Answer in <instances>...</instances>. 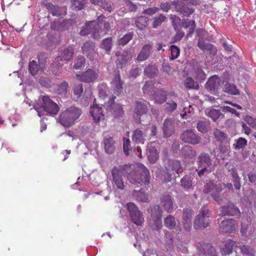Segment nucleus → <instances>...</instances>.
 <instances>
[{
  "instance_id": "obj_1",
  "label": "nucleus",
  "mask_w": 256,
  "mask_h": 256,
  "mask_svg": "<svg viewBox=\"0 0 256 256\" xmlns=\"http://www.w3.org/2000/svg\"><path fill=\"white\" fill-rule=\"evenodd\" d=\"M132 170L128 173L127 178L130 182L134 185L148 186L150 183V176L148 169L142 164L138 163L130 166Z\"/></svg>"
},
{
  "instance_id": "obj_2",
  "label": "nucleus",
  "mask_w": 256,
  "mask_h": 256,
  "mask_svg": "<svg viewBox=\"0 0 256 256\" xmlns=\"http://www.w3.org/2000/svg\"><path fill=\"white\" fill-rule=\"evenodd\" d=\"M81 114L82 110L80 108L71 106L60 114L58 117V122L64 127L69 128L74 124Z\"/></svg>"
},
{
  "instance_id": "obj_3",
  "label": "nucleus",
  "mask_w": 256,
  "mask_h": 256,
  "mask_svg": "<svg viewBox=\"0 0 256 256\" xmlns=\"http://www.w3.org/2000/svg\"><path fill=\"white\" fill-rule=\"evenodd\" d=\"M223 190L222 184H216L210 180L204 184L203 192L205 193L210 192L212 198L218 203L220 204L224 199L223 194H221Z\"/></svg>"
},
{
  "instance_id": "obj_4",
  "label": "nucleus",
  "mask_w": 256,
  "mask_h": 256,
  "mask_svg": "<svg viewBox=\"0 0 256 256\" xmlns=\"http://www.w3.org/2000/svg\"><path fill=\"white\" fill-rule=\"evenodd\" d=\"M210 212L208 210L201 208L194 219V228L196 230H204L208 227L210 223Z\"/></svg>"
},
{
  "instance_id": "obj_5",
  "label": "nucleus",
  "mask_w": 256,
  "mask_h": 256,
  "mask_svg": "<svg viewBox=\"0 0 256 256\" xmlns=\"http://www.w3.org/2000/svg\"><path fill=\"white\" fill-rule=\"evenodd\" d=\"M126 208L132 222L137 226H142L144 223V218L142 212L138 210L136 204L132 202H128L126 204Z\"/></svg>"
},
{
  "instance_id": "obj_6",
  "label": "nucleus",
  "mask_w": 256,
  "mask_h": 256,
  "mask_svg": "<svg viewBox=\"0 0 256 256\" xmlns=\"http://www.w3.org/2000/svg\"><path fill=\"white\" fill-rule=\"evenodd\" d=\"M124 171V170L122 168H118L114 166L111 172L113 185L120 190H124L125 186Z\"/></svg>"
},
{
  "instance_id": "obj_7",
  "label": "nucleus",
  "mask_w": 256,
  "mask_h": 256,
  "mask_svg": "<svg viewBox=\"0 0 256 256\" xmlns=\"http://www.w3.org/2000/svg\"><path fill=\"white\" fill-rule=\"evenodd\" d=\"M99 28V24L96 22H89L82 28L80 34L82 36L91 34L92 38H98L100 36Z\"/></svg>"
},
{
  "instance_id": "obj_8",
  "label": "nucleus",
  "mask_w": 256,
  "mask_h": 256,
  "mask_svg": "<svg viewBox=\"0 0 256 256\" xmlns=\"http://www.w3.org/2000/svg\"><path fill=\"white\" fill-rule=\"evenodd\" d=\"M180 140L185 143L196 145L200 143L201 138L193 130H186L180 136Z\"/></svg>"
},
{
  "instance_id": "obj_9",
  "label": "nucleus",
  "mask_w": 256,
  "mask_h": 256,
  "mask_svg": "<svg viewBox=\"0 0 256 256\" xmlns=\"http://www.w3.org/2000/svg\"><path fill=\"white\" fill-rule=\"evenodd\" d=\"M42 106L43 110L50 114H56L60 110L58 105L48 96H42Z\"/></svg>"
},
{
  "instance_id": "obj_10",
  "label": "nucleus",
  "mask_w": 256,
  "mask_h": 256,
  "mask_svg": "<svg viewBox=\"0 0 256 256\" xmlns=\"http://www.w3.org/2000/svg\"><path fill=\"white\" fill-rule=\"evenodd\" d=\"M239 208L231 202L220 208V216H239L240 215Z\"/></svg>"
},
{
  "instance_id": "obj_11",
  "label": "nucleus",
  "mask_w": 256,
  "mask_h": 256,
  "mask_svg": "<svg viewBox=\"0 0 256 256\" xmlns=\"http://www.w3.org/2000/svg\"><path fill=\"white\" fill-rule=\"evenodd\" d=\"M172 4L174 6L175 10L183 16H189L194 12V10L192 8H188L182 1H174Z\"/></svg>"
},
{
  "instance_id": "obj_12",
  "label": "nucleus",
  "mask_w": 256,
  "mask_h": 256,
  "mask_svg": "<svg viewBox=\"0 0 256 256\" xmlns=\"http://www.w3.org/2000/svg\"><path fill=\"white\" fill-rule=\"evenodd\" d=\"M111 88L116 95L120 94L123 91L124 82L121 80L119 71L116 72L111 82Z\"/></svg>"
},
{
  "instance_id": "obj_13",
  "label": "nucleus",
  "mask_w": 256,
  "mask_h": 256,
  "mask_svg": "<svg viewBox=\"0 0 256 256\" xmlns=\"http://www.w3.org/2000/svg\"><path fill=\"white\" fill-rule=\"evenodd\" d=\"M76 76L78 80L82 82L90 83L96 80L98 78V74L94 70L92 69H88L80 74H76Z\"/></svg>"
},
{
  "instance_id": "obj_14",
  "label": "nucleus",
  "mask_w": 256,
  "mask_h": 256,
  "mask_svg": "<svg viewBox=\"0 0 256 256\" xmlns=\"http://www.w3.org/2000/svg\"><path fill=\"white\" fill-rule=\"evenodd\" d=\"M114 98H112L108 102L106 109L114 115V118H119L124 114V112L121 105L114 104Z\"/></svg>"
},
{
  "instance_id": "obj_15",
  "label": "nucleus",
  "mask_w": 256,
  "mask_h": 256,
  "mask_svg": "<svg viewBox=\"0 0 256 256\" xmlns=\"http://www.w3.org/2000/svg\"><path fill=\"white\" fill-rule=\"evenodd\" d=\"M162 131L164 137L172 136L175 132L174 120L172 118H166L163 124Z\"/></svg>"
},
{
  "instance_id": "obj_16",
  "label": "nucleus",
  "mask_w": 256,
  "mask_h": 256,
  "mask_svg": "<svg viewBox=\"0 0 256 256\" xmlns=\"http://www.w3.org/2000/svg\"><path fill=\"white\" fill-rule=\"evenodd\" d=\"M193 215L192 211L188 208H184L182 210V222L186 230L188 231L192 226V218Z\"/></svg>"
},
{
  "instance_id": "obj_17",
  "label": "nucleus",
  "mask_w": 256,
  "mask_h": 256,
  "mask_svg": "<svg viewBox=\"0 0 256 256\" xmlns=\"http://www.w3.org/2000/svg\"><path fill=\"white\" fill-rule=\"evenodd\" d=\"M82 50L90 60H92L96 54L95 44L92 41L86 42L82 47Z\"/></svg>"
},
{
  "instance_id": "obj_18",
  "label": "nucleus",
  "mask_w": 256,
  "mask_h": 256,
  "mask_svg": "<svg viewBox=\"0 0 256 256\" xmlns=\"http://www.w3.org/2000/svg\"><path fill=\"white\" fill-rule=\"evenodd\" d=\"M160 204L164 210L170 213L174 210L173 199L169 194H162L160 198Z\"/></svg>"
},
{
  "instance_id": "obj_19",
  "label": "nucleus",
  "mask_w": 256,
  "mask_h": 256,
  "mask_svg": "<svg viewBox=\"0 0 256 256\" xmlns=\"http://www.w3.org/2000/svg\"><path fill=\"white\" fill-rule=\"evenodd\" d=\"M152 44L150 43L144 44L138 54L136 60L138 62H142L147 60L152 54Z\"/></svg>"
},
{
  "instance_id": "obj_20",
  "label": "nucleus",
  "mask_w": 256,
  "mask_h": 256,
  "mask_svg": "<svg viewBox=\"0 0 256 256\" xmlns=\"http://www.w3.org/2000/svg\"><path fill=\"white\" fill-rule=\"evenodd\" d=\"M200 254L206 256H218L215 248L210 244H202L199 248Z\"/></svg>"
},
{
  "instance_id": "obj_21",
  "label": "nucleus",
  "mask_w": 256,
  "mask_h": 256,
  "mask_svg": "<svg viewBox=\"0 0 256 256\" xmlns=\"http://www.w3.org/2000/svg\"><path fill=\"white\" fill-rule=\"evenodd\" d=\"M212 160L210 156L206 153L201 154L198 158V168L200 167L210 168L212 166Z\"/></svg>"
},
{
  "instance_id": "obj_22",
  "label": "nucleus",
  "mask_w": 256,
  "mask_h": 256,
  "mask_svg": "<svg viewBox=\"0 0 256 256\" xmlns=\"http://www.w3.org/2000/svg\"><path fill=\"white\" fill-rule=\"evenodd\" d=\"M235 221L232 219L223 220L220 225L222 232H232L235 230Z\"/></svg>"
},
{
  "instance_id": "obj_23",
  "label": "nucleus",
  "mask_w": 256,
  "mask_h": 256,
  "mask_svg": "<svg viewBox=\"0 0 256 256\" xmlns=\"http://www.w3.org/2000/svg\"><path fill=\"white\" fill-rule=\"evenodd\" d=\"M205 114L207 116L210 118L214 122H216L218 119H222L224 116L220 110L212 108H206Z\"/></svg>"
},
{
  "instance_id": "obj_24",
  "label": "nucleus",
  "mask_w": 256,
  "mask_h": 256,
  "mask_svg": "<svg viewBox=\"0 0 256 256\" xmlns=\"http://www.w3.org/2000/svg\"><path fill=\"white\" fill-rule=\"evenodd\" d=\"M146 134L140 128L135 130L132 136V141L136 144H144Z\"/></svg>"
},
{
  "instance_id": "obj_25",
  "label": "nucleus",
  "mask_w": 256,
  "mask_h": 256,
  "mask_svg": "<svg viewBox=\"0 0 256 256\" xmlns=\"http://www.w3.org/2000/svg\"><path fill=\"white\" fill-rule=\"evenodd\" d=\"M147 155L148 160L151 164L156 163L159 157L156 148L151 144L147 146Z\"/></svg>"
},
{
  "instance_id": "obj_26",
  "label": "nucleus",
  "mask_w": 256,
  "mask_h": 256,
  "mask_svg": "<svg viewBox=\"0 0 256 256\" xmlns=\"http://www.w3.org/2000/svg\"><path fill=\"white\" fill-rule=\"evenodd\" d=\"M235 246L236 242L231 240H228L222 242V244L220 246L222 254L229 255L232 254Z\"/></svg>"
},
{
  "instance_id": "obj_27",
  "label": "nucleus",
  "mask_w": 256,
  "mask_h": 256,
  "mask_svg": "<svg viewBox=\"0 0 256 256\" xmlns=\"http://www.w3.org/2000/svg\"><path fill=\"white\" fill-rule=\"evenodd\" d=\"M116 56H118V58L116 64L118 68H122L125 66L130 60V57L126 52L122 54L120 52H116Z\"/></svg>"
},
{
  "instance_id": "obj_28",
  "label": "nucleus",
  "mask_w": 256,
  "mask_h": 256,
  "mask_svg": "<svg viewBox=\"0 0 256 256\" xmlns=\"http://www.w3.org/2000/svg\"><path fill=\"white\" fill-rule=\"evenodd\" d=\"M144 72L148 78H152L158 76L159 70L156 64H149L145 68Z\"/></svg>"
},
{
  "instance_id": "obj_29",
  "label": "nucleus",
  "mask_w": 256,
  "mask_h": 256,
  "mask_svg": "<svg viewBox=\"0 0 256 256\" xmlns=\"http://www.w3.org/2000/svg\"><path fill=\"white\" fill-rule=\"evenodd\" d=\"M220 84V80L216 76H211L206 84V87L210 90L214 91L217 90Z\"/></svg>"
},
{
  "instance_id": "obj_30",
  "label": "nucleus",
  "mask_w": 256,
  "mask_h": 256,
  "mask_svg": "<svg viewBox=\"0 0 256 256\" xmlns=\"http://www.w3.org/2000/svg\"><path fill=\"white\" fill-rule=\"evenodd\" d=\"M90 113L94 120L96 122H98L104 116L102 108L99 107L97 104L94 105L90 108Z\"/></svg>"
},
{
  "instance_id": "obj_31",
  "label": "nucleus",
  "mask_w": 256,
  "mask_h": 256,
  "mask_svg": "<svg viewBox=\"0 0 256 256\" xmlns=\"http://www.w3.org/2000/svg\"><path fill=\"white\" fill-rule=\"evenodd\" d=\"M132 196L137 200L142 202H148L151 200L149 194L142 190L139 191L134 190L132 192Z\"/></svg>"
},
{
  "instance_id": "obj_32",
  "label": "nucleus",
  "mask_w": 256,
  "mask_h": 256,
  "mask_svg": "<svg viewBox=\"0 0 256 256\" xmlns=\"http://www.w3.org/2000/svg\"><path fill=\"white\" fill-rule=\"evenodd\" d=\"M91 2L94 4L100 6L102 8L110 12L114 9V4L110 0H90Z\"/></svg>"
},
{
  "instance_id": "obj_33",
  "label": "nucleus",
  "mask_w": 256,
  "mask_h": 256,
  "mask_svg": "<svg viewBox=\"0 0 256 256\" xmlns=\"http://www.w3.org/2000/svg\"><path fill=\"white\" fill-rule=\"evenodd\" d=\"M149 103L146 101H138L136 103L134 112L138 115L146 113Z\"/></svg>"
},
{
  "instance_id": "obj_34",
  "label": "nucleus",
  "mask_w": 256,
  "mask_h": 256,
  "mask_svg": "<svg viewBox=\"0 0 256 256\" xmlns=\"http://www.w3.org/2000/svg\"><path fill=\"white\" fill-rule=\"evenodd\" d=\"M152 96L156 102L162 104L166 100L167 92L162 90H158L154 93Z\"/></svg>"
},
{
  "instance_id": "obj_35",
  "label": "nucleus",
  "mask_w": 256,
  "mask_h": 256,
  "mask_svg": "<svg viewBox=\"0 0 256 256\" xmlns=\"http://www.w3.org/2000/svg\"><path fill=\"white\" fill-rule=\"evenodd\" d=\"M181 152L182 156L187 160L194 159L196 154V151L193 150L192 147L189 146H186L182 147Z\"/></svg>"
},
{
  "instance_id": "obj_36",
  "label": "nucleus",
  "mask_w": 256,
  "mask_h": 256,
  "mask_svg": "<svg viewBox=\"0 0 256 256\" xmlns=\"http://www.w3.org/2000/svg\"><path fill=\"white\" fill-rule=\"evenodd\" d=\"M198 46L203 51H210V53L215 54L216 52L215 47L212 44L205 42L202 39H198Z\"/></svg>"
},
{
  "instance_id": "obj_37",
  "label": "nucleus",
  "mask_w": 256,
  "mask_h": 256,
  "mask_svg": "<svg viewBox=\"0 0 256 256\" xmlns=\"http://www.w3.org/2000/svg\"><path fill=\"white\" fill-rule=\"evenodd\" d=\"M181 168V164L180 160H169L166 167L167 170L172 171V174L176 172L178 174V170Z\"/></svg>"
},
{
  "instance_id": "obj_38",
  "label": "nucleus",
  "mask_w": 256,
  "mask_h": 256,
  "mask_svg": "<svg viewBox=\"0 0 256 256\" xmlns=\"http://www.w3.org/2000/svg\"><path fill=\"white\" fill-rule=\"evenodd\" d=\"M106 152L108 154H112L115 149L114 142L112 137L106 138L103 141Z\"/></svg>"
},
{
  "instance_id": "obj_39",
  "label": "nucleus",
  "mask_w": 256,
  "mask_h": 256,
  "mask_svg": "<svg viewBox=\"0 0 256 256\" xmlns=\"http://www.w3.org/2000/svg\"><path fill=\"white\" fill-rule=\"evenodd\" d=\"M192 74L196 80L199 81L204 80L206 78L205 73L198 64L194 65Z\"/></svg>"
},
{
  "instance_id": "obj_40",
  "label": "nucleus",
  "mask_w": 256,
  "mask_h": 256,
  "mask_svg": "<svg viewBox=\"0 0 256 256\" xmlns=\"http://www.w3.org/2000/svg\"><path fill=\"white\" fill-rule=\"evenodd\" d=\"M149 18L144 16L137 17L135 20V24L140 30H144L148 26Z\"/></svg>"
},
{
  "instance_id": "obj_41",
  "label": "nucleus",
  "mask_w": 256,
  "mask_h": 256,
  "mask_svg": "<svg viewBox=\"0 0 256 256\" xmlns=\"http://www.w3.org/2000/svg\"><path fill=\"white\" fill-rule=\"evenodd\" d=\"M74 54V50L72 48L62 50L58 58L60 60L68 61L71 60Z\"/></svg>"
},
{
  "instance_id": "obj_42",
  "label": "nucleus",
  "mask_w": 256,
  "mask_h": 256,
  "mask_svg": "<svg viewBox=\"0 0 256 256\" xmlns=\"http://www.w3.org/2000/svg\"><path fill=\"white\" fill-rule=\"evenodd\" d=\"M150 218H162V210L159 205L154 204L150 207Z\"/></svg>"
},
{
  "instance_id": "obj_43",
  "label": "nucleus",
  "mask_w": 256,
  "mask_h": 256,
  "mask_svg": "<svg viewBox=\"0 0 256 256\" xmlns=\"http://www.w3.org/2000/svg\"><path fill=\"white\" fill-rule=\"evenodd\" d=\"M149 224L153 230H159L162 226V218H150Z\"/></svg>"
},
{
  "instance_id": "obj_44",
  "label": "nucleus",
  "mask_w": 256,
  "mask_h": 256,
  "mask_svg": "<svg viewBox=\"0 0 256 256\" xmlns=\"http://www.w3.org/2000/svg\"><path fill=\"white\" fill-rule=\"evenodd\" d=\"M210 122L209 120H200L197 124L196 128L198 130L202 133L207 132L210 129Z\"/></svg>"
},
{
  "instance_id": "obj_45",
  "label": "nucleus",
  "mask_w": 256,
  "mask_h": 256,
  "mask_svg": "<svg viewBox=\"0 0 256 256\" xmlns=\"http://www.w3.org/2000/svg\"><path fill=\"white\" fill-rule=\"evenodd\" d=\"M181 186L186 190L193 189L192 178L190 176H184L180 180Z\"/></svg>"
},
{
  "instance_id": "obj_46",
  "label": "nucleus",
  "mask_w": 256,
  "mask_h": 256,
  "mask_svg": "<svg viewBox=\"0 0 256 256\" xmlns=\"http://www.w3.org/2000/svg\"><path fill=\"white\" fill-rule=\"evenodd\" d=\"M68 90V84L66 81H63L62 82L57 86L56 88V92L58 94L65 95Z\"/></svg>"
},
{
  "instance_id": "obj_47",
  "label": "nucleus",
  "mask_w": 256,
  "mask_h": 256,
  "mask_svg": "<svg viewBox=\"0 0 256 256\" xmlns=\"http://www.w3.org/2000/svg\"><path fill=\"white\" fill-rule=\"evenodd\" d=\"M164 224L170 230L174 229L176 226L175 218L170 214L164 220Z\"/></svg>"
},
{
  "instance_id": "obj_48",
  "label": "nucleus",
  "mask_w": 256,
  "mask_h": 256,
  "mask_svg": "<svg viewBox=\"0 0 256 256\" xmlns=\"http://www.w3.org/2000/svg\"><path fill=\"white\" fill-rule=\"evenodd\" d=\"M181 24H182L185 28H188V32L190 34H192L194 32L196 28V23L194 20H190L187 19H184L181 22Z\"/></svg>"
},
{
  "instance_id": "obj_49",
  "label": "nucleus",
  "mask_w": 256,
  "mask_h": 256,
  "mask_svg": "<svg viewBox=\"0 0 256 256\" xmlns=\"http://www.w3.org/2000/svg\"><path fill=\"white\" fill-rule=\"evenodd\" d=\"M214 135L215 139L220 142H224L226 140H228L226 134L218 128L214 130Z\"/></svg>"
},
{
  "instance_id": "obj_50",
  "label": "nucleus",
  "mask_w": 256,
  "mask_h": 256,
  "mask_svg": "<svg viewBox=\"0 0 256 256\" xmlns=\"http://www.w3.org/2000/svg\"><path fill=\"white\" fill-rule=\"evenodd\" d=\"M184 86L188 89H199V85L197 82H195L192 78L188 77L184 82Z\"/></svg>"
},
{
  "instance_id": "obj_51",
  "label": "nucleus",
  "mask_w": 256,
  "mask_h": 256,
  "mask_svg": "<svg viewBox=\"0 0 256 256\" xmlns=\"http://www.w3.org/2000/svg\"><path fill=\"white\" fill-rule=\"evenodd\" d=\"M74 92V99L75 100H78L80 97L82 96L83 93V87L82 84H76L73 88Z\"/></svg>"
},
{
  "instance_id": "obj_52",
  "label": "nucleus",
  "mask_w": 256,
  "mask_h": 256,
  "mask_svg": "<svg viewBox=\"0 0 256 256\" xmlns=\"http://www.w3.org/2000/svg\"><path fill=\"white\" fill-rule=\"evenodd\" d=\"M154 86L152 81L146 82L142 87L143 92L149 95H152L155 92Z\"/></svg>"
},
{
  "instance_id": "obj_53",
  "label": "nucleus",
  "mask_w": 256,
  "mask_h": 256,
  "mask_svg": "<svg viewBox=\"0 0 256 256\" xmlns=\"http://www.w3.org/2000/svg\"><path fill=\"white\" fill-rule=\"evenodd\" d=\"M235 143L233 144L234 148L236 150L244 149L247 145V140L246 138L242 137L239 138L237 140H234Z\"/></svg>"
},
{
  "instance_id": "obj_54",
  "label": "nucleus",
  "mask_w": 256,
  "mask_h": 256,
  "mask_svg": "<svg viewBox=\"0 0 256 256\" xmlns=\"http://www.w3.org/2000/svg\"><path fill=\"white\" fill-rule=\"evenodd\" d=\"M46 7L54 16H60L62 15L60 12V8L58 6L48 3L46 4Z\"/></svg>"
},
{
  "instance_id": "obj_55",
  "label": "nucleus",
  "mask_w": 256,
  "mask_h": 256,
  "mask_svg": "<svg viewBox=\"0 0 256 256\" xmlns=\"http://www.w3.org/2000/svg\"><path fill=\"white\" fill-rule=\"evenodd\" d=\"M224 90L228 94L233 95H236L239 93V91L236 86L230 83H226L224 85Z\"/></svg>"
},
{
  "instance_id": "obj_56",
  "label": "nucleus",
  "mask_w": 256,
  "mask_h": 256,
  "mask_svg": "<svg viewBox=\"0 0 256 256\" xmlns=\"http://www.w3.org/2000/svg\"><path fill=\"white\" fill-rule=\"evenodd\" d=\"M239 248L242 254L248 256H254L255 250L249 246L242 245L239 246Z\"/></svg>"
},
{
  "instance_id": "obj_57",
  "label": "nucleus",
  "mask_w": 256,
  "mask_h": 256,
  "mask_svg": "<svg viewBox=\"0 0 256 256\" xmlns=\"http://www.w3.org/2000/svg\"><path fill=\"white\" fill-rule=\"evenodd\" d=\"M166 17L163 14H160L154 18V21L152 24V27L156 28L161 26L162 24L165 21Z\"/></svg>"
},
{
  "instance_id": "obj_58",
  "label": "nucleus",
  "mask_w": 256,
  "mask_h": 256,
  "mask_svg": "<svg viewBox=\"0 0 256 256\" xmlns=\"http://www.w3.org/2000/svg\"><path fill=\"white\" fill-rule=\"evenodd\" d=\"M87 2V0H72V4L74 10H80L83 8Z\"/></svg>"
},
{
  "instance_id": "obj_59",
  "label": "nucleus",
  "mask_w": 256,
  "mask_h": 256,
  "mask_svg": "<svg viewBox=\"0 0 256 256\" xmlns=\"http://www.w3.org/2000/svg\"><path fill=\"white\" fill-rule=\"evenodd\" d=\"M84 63L85 58L84 57L82 56H79L74 60L73 68L76 70H82L84 66Z\"/></svg>"
},
{
  "instance_id": "obj_60",
  "label": "nucleus",
  "mask_w": 256,
  "mask_h": 256,
  "mask_svg": "<svg viewBox=\"0 0 256 256\" xmlns=\"http://www.w3.org/2000/svg\"><path fill=\"white\" fill-rule=\"evenodd\" d=\"M132 33L128 32L126 34L118 40V44L123 46L126 44L132 38Z\"/></svg>"
},
{
  "instance_id": "obj_61",
  "label": "nucleus",
  "mask_w": 256,
  "mask_h": 256,
  "mask_svg": "<svg viewBox=\"0 0 256 256\" xmlns=\"http://www.w3.org/2000/svg\"><path fill=\"white\" fill-rule=\"evenodd\" d=\"M112 46V38H107L103 40L102 48L104 49L108 54L110 52Z\"/></svg>"
},
{
  "instance_id": "obj_62",
  "label": "nucleus",
  "mask_w": 256,
  "mask_h": 256,
  "mask_svg": "<svg viewBox=\"0 0 256 256\" xmlns=\"http://www.w3.org/2000/svg\"><path fill=\"white\" fill-rule=\"evenodd\" d=\"M39 70L40 68L35 61L32 60V62H30L29 64V71L32 75H36Z\"/></svg>"
},
{
  "instance_id": "obj_63",
  "label": "nucleus",
  "mask_w": 256,
  "mask_h": 256,
  "mask_svg": "<svg viewBox=\"0 0 256 256\" xmlns=\"http://www.w3.org/2000/svg\"><path fill=\"white\" fill-rule=\"evenodd\" d=\"M170 20H172V26L175 30H176L181 25V20L178 16L176 15L171 14L170 16Z\"/></svg>"
},
{
  "instance_id": "obj_64",
  "label": "nucleus",
  "mask_w": 256,
  "mask_h": 256,
  "mask_svg": "<svg viewBox=\"0 0 256 256\" xmlns=\"http://www.w3.org/2000/svg\"><path fill=\"white\" fill-rule=\"evenodd\" d=\"M244 120L250 127L256 128V118L247 115L244 118Z\"/></svg>"
}]
</instances>
